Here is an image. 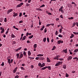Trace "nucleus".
I'll return each mask as SVG.
<instances>
[{
  "label": "nucleus",
  "mask_w": 78,
  "mask_h": 78,
  "mask_svg": "<svg viewBox=\"0 0 78 78\" xmlns=\"http://www.w3.org/2000/svg\"><path fill=\"white\" fill-rule=\"evenodd\" d=\"M10 58V57L9 56L7 58V60H8V62L9 64H11V59H9Z\"/></svg>",
  "instance_id": "nucleus-1"
},
{
  "label": "nucleus",
  "mask_w": 78,
  "mask_h": 78,
  "mask_svg": "<svg viewBox=\"0 0 78 78\" xmlns=\"http://www.w3.org/2000/svg\"><path fill=\"white\" fill-rule=\"evenodd\" d=\"M63 42H64V41H63L59 40L58 41L57 44H60L61 43V44H62V43H63Z\"/></svg>",
  "instance_id": "nucleus-2"
},
{
  "label": "nucleus",
  "mask_w": 78,
  "mask_h": 78,
  "mask_svg": "<svg viewBox=\"0 0 78 78\" xmlns=\"http://www.w3.org/2000/svg\"><path fill=\"white\" fill-rule=\"evenodd\" d=\"M72 56H69L67 58L68 61H70V60H72Z\"/></svg>",
  "instance_id": "nucleus-3"
},
{
  "label": "nucleus",
  "mask_w": 78,
  "mask_h": 78,
  "mask_svg": "<svg viewBox=\"0 0 78 78\" xmlns=\"http://www.w3.org/2000/svg\"><path fill=\"white\" fill-rule=\"evenodd\" d=\"M13 10L12 9H9V10L7 12V14H9L10 12H12V11Z\"/></svg>",
  "instance_id": "nucleus-4"
},
{
  "label": "nucleus",
  "mask_w": 78,
  "mask_h": 78,
  "mask_svg": "<svg viewBox=\"0 0 78 78\" xmlns=\"http://www.w3.org/2000/svg\"><path fill=\"white\" fill-rule=\"evenodd\" d=\"M17 69H18V68H17V67H16V68H15L13 70V73H16V71H17Z\"/></svg>",
  "instance_id": "nucleus-5"
},
{
  "label": "nucleus",
  "mask_w": 78,
  "mask_h": 78,
  "mask_svg": "<svg viewBox=\"0 0 78 78\" xmlns=\"http://www.w3.org/2000/svg\"><path fill=\"white\" fill-rule=\"evenodd\" d=\"M23 54H20V55L19 58L20 59L21 58H23Z\"/></svg>",
  "instance_id": "nucleus-6"
},
{
  "label": "nucleus",
  "mask_w": 78,
  "mask_h": 78,
  "mask_svg": "<svg viewBox=\"0 0 78 78\" xmlns=\"http://www.w3.org/2000/svg\"><path fill=\"white\" fill-rule=\"evenodd\" d=\"M63 6H62L60 8V9H59V11L60 12H61V11H62V10H63Z\"/></svg>",
  "instance_id": "nucleus-7"
},
{
  "label": "nucleus",
  "mask_w": 78,
  "mask_h": 78,
  "mask_svg": "<svg viewBox=\"0 0 78 78\" xmlns=\"http://www.w3.org/2000/svg\"><path fill=\"white\" fill-rule=\"evenodd\" d=\"M13 17H16V16H17L18 14H17V13H16L15 12H13Z\"/></svg>",
  "instance_id": "nucleus-8"
},
{
  "label": "nucleus",
  "mask_w": 78,
  "mask_h": 78,
  "mask_svg": "<svg viewBox=\"0 0 78 78\" xmlns=\"http://www.w3.org/2000/svg\"><path fill=\"white\" fill-rule=\"evenodd\" d=\"M63 52H64L65 53H67V49H66V50L63 49L62 51Z\"/></svg>",
  "instance_id": "nucleus-9"
},
{
  "label": "nucleus",
  "mask_w": 78,
  "mask_h": 78,
  "mask_svg": "<svg viewBox=\"0 0 78 78\" xmlns=\"http://www.w3.org/2000/svg\"><path fill=\"white\" fill-rule=\"evenodd\" d=\"M45 66V63H43L42 64L41 66L40 67V68H41V67H44V66Z\"/></svg>",
  "instance_id": "nucleus-10"
},
{
  "label": "nucleus",
  "mask_w": 78,
  "mask_h": 78,
  "mask_svg": "<svg viewBox=\"0 0 78 78\" xmlns=\"http://www.w3.org/2000/svg\"><path fill=\"white\" fill-rule=\"evenodd\" d=\"M16 56L17 59H19V56H20V55H19V54L17 53L16 54Z\"/></svg>",
  "instance_id": "nucleus-11"
},
{
  "label": "nucleus",
  "mask_w": 78,
  "mask_h": 78,
  "mask_svg": "<svg viewBox=\"0 0 78 78\" xmlns=\"http://www.w3.org/2000/svg\"><path fill=\"white\" fill-rule=\"evenodd\" d=\"M47 61L48 62H51V60L49 58H48V57H47Z\"/></svg>",
  "instance_id": "nucleus-12"
},
{
  "label": "nucleus",
  "mask_w": 78,
  "mask_h": 78,
  "mask_svg": "<svg viewBox=\"0 0 78 78\" xmlns=\"http://www.w3.org/2000/svg\"><path fill=\"white\" fill-rule=\"evenodd\" d=\"M27 37V36H24L23 37V39L22 40V41H24V40H25L26 38Z\"/></svg>",
  "instance_id": "nucleus-13"
},
{
  "label": "nucleus",
  "mask_w": 78,
  "mask_h": 78,
  "mask_svg": "<svg viewBox=\"0 0 78 78\" xmlns=\"http://www.w3.org/2000/svg\"><path fill=\"white\" fill-rule=\"evenodd\" d=\"M11 35L12 37L13 38H14V37H16V36L12 34Z\"/></svg>",
  "instance_id": "nucleus-14"
},
{
  "label": "nucleus",
  "mask_w": 78,
  "mask_h": 78,
  "mask_svg": "<svg viewBox=\"0 0 78 78\" xmlns=\"http://www.w3.org/2000/svg\"><path fill=\"white\" fill-rule=\"evenodd\" d=\"M71 36L70 37V39H72V38H73V37L75 36V35H74L73 34H71Z\"/></svg>",
  "instance_id": "nucleus-15"
},
{
  "label": "nucleus",
  "mask_w": 78,
  "mask_h": 78,
  "mask_svg": "<svg viewBox=\"0 0 78 78\" xmlns=\"http://www.w3.org/2000/svg\"><path fill=\"white\" fill-rule=\"evenodd\" d=\"M44 28H45V27H44V26L43 25L42 27L40 29V31H43Z\"/></svg>",
  "instance_id": "nucleus-16"
},
{
  "label": "nucleus",
  "mask_w": 78,
  "mask_h": 78,
  "mask_svg": "<svg viewBox=\"0 0 78 78\" xmlns=\"http://www.w3.org/2000/svg\"><path fill=\"white\" fill-rule=\"evenodd\" d=\"M76 25V23L74 22L73 23V26L72 27H73H73H75V26Z\"/></svg>",
  "instance_id": "nucleus-17"
},
{
  "label": "nucleus",
  "mask_w": 78,
  "mask_h": 78,
  "mask_svg": "<svg viewBox=\"0 0 78 78\" xmlns=\"http://www.w3.org/2000/svg\"><path fill=\"white\" fill-rule=\"evenodd\" d=\"M54 59H55V60H58L59 58H58V57L57 56H56L54 58Z\"/></svg>",
  "instance_id": "nucleus-18"
},
{
  "label": "nucleus",
  "mask_w": 78,
  "mask_h": 78,
  "mask_svg": "<svg viewBox=\"0 0 78 78\" xmlns=\"http://www.w3.org/2000/svg\"><path fill=\"white\" fill-rule=\"evenodd\" d=\"M29 59H30V60H31V59H34V57H29Z\"/></svg>",
  "instance_id": "nucleus-19"
},
{
  "label": "nucleus",
  "mask_w": 78,
  "mask_h": 78,
  "mask_svg": "<svg viewBox=\"0 0 78 78\" xmlns=\"http://www.w3.org/2000/svg\"><path fill=\"white\" fill-rule=\"evenodd\" d=\"M9 29L8 28L7 30V31L5 33V34H7L8 33V32H9Z\"/></svg>",
  "instance_id": "nucleus-20"
},
{
  "label": "nucleus",
  "mask_w": 78,
  "mask_h": 78,
  "mask_svg": "<svg viewBox=\"0 0 78 78\" xmlns=\"http://www.w3.org/2000/svg\"><path fill=\"white\" fill-rule=\"evenodd\" d=\"M46 40H47V38L46 37H45L43 40V41L44 42H46Z\"/></svg>",
  "instance_id": "nucleus-21"
},
{
  "label": "nucleus",
  "mask_w": 78,
  "mask_h": 78,
  "mask_svg": "<svg viewBox=\"0 0 78 78\" xmlns=\"http://www.w3.org/2000/svg\"><path fill=\"white\" fill-rule=\"evenodd\" d=\"M5 32V29L4 28H3L2 30L1 31V33H3V32Z\"/></svg>",
  "instance_id": "nucleus-22"
},
{
  "label": "nucleus",
  "mask_w": 78,
  "mask_h": 78,
  "mask_svg": "<svg viewBox=\"0 0 78 78\" xmlns=\"http://www.w3.org/2000/svg\"><path fill=\"white\" fill-rule=\"evenodd\" d=\"M46 69H47L46 66L42 68H41V70H45Z\"/></svg>",
  "instance_id": "nucleus-23"
},
{
  "label": "nucleus",
  "mask_w": 78,
  "mask_h": 78,
  "mask_svg": "<svg viewBox=\"0 0 78 78\" xmlns=\"http://www.w3.org/2000/svg\"><path fill=\"white\" fill-rule=\"evenodd\" d=\"M31 54V53L30 51H28V56H30Z\"/></svg>",
  "instance_id": "nucleus-24"
},
{
  "label": "nucleus",
  "mask_w": 78,
  "mask_h": 78,
  "mask_svg": "<svg viewBox=\"0 0 78 78\" xmlns=\"http://www.w3.org/2000/svg\"><path fill=\"white\" fill-rule=\"evenodd\" d=\"M46 69L47 68H48V69H49V70H51V67L50 66H46Z\"/></svg>",
  "instance_id": "nucleus-25"
},
{
  "label": "nucleus",
  "mask_w": 78,
  "mask_h": 78,
  "mask_svg": "<svg viewBox=\"0 0 78 78\" xmlns=\"http://www.w3.org/2000/svg\"><path fill=\"white\" fill-rule=\"evenodd\" d=\"M33 35H32L31 36H30L28 37L29 39H32V38H33Z\"/></svg>",
  "instance_id": "nucleus-26"
},
{
  "label": "nucleus",
  "mask_w": 78,
  "mask_h": 78,
  "mask_svg": "<svg viewBox=\"0 0 78 78\" xmlns=\"http://www.w3.org/2000/svg\"><path fill=\"white\" fill-rule=\"evenodd\" d=\"M45 5L44 4H43L41 6H40V7L39 8H42L43 7H45Z\"/></svg>",
  "instance_id": "nucleus-27"
},
{
  "label": "nucleus",
  "mask_w": 78,
  "mask_h": 78,
  "mask_svg": "<svg viewBox=\"0 0 78 78\" xmlns=\"http://www.w3.org/2000/svg\"><path fill=\"white\" fill-rule=\"evenodd\" d=\"M44 55L43 54H38L37 55V56H43Z\"/></svg>",
  "instance_id": "nucleus-28"
},
{
  "label": "nucleus",
  "mask_w": 78,
  "mask_h": 78,
  "mask_svg": "<svg viewBox=\"0 0 78 78\" xmlns=\"http://www.w3.org/2000/svg\"><path fill=\"white\" fill-rule=\"evenodd\" d=\"M63 68L64 69H66V65H64L63 66Z\"/></svg>",
  "instance_id": "nucleus-29"
},
{
  "label": "nucleus",
  "mask_w": 78,
  "mask_h": 78,
  "mask_svg": "<svg viewBox=\"0 0 78 78\" xmlns=\"http://www.w3.org/2000/svg\"><path fill=\"white\" fill-rule=\"evenodd\" d=\"M56 48V46H54L53 47V48L52 49V50H55V48Z\"/></svg>",
  "instance_id": "nucleus-30"
},
{
  "label": "nucleus",
  "mask_w": 78,
  "mask_h": 78,
  "mask_svg": "<svg viewBox=\"0 0 78 78\" xmlns=\"http://www.w3.org/2000/svg\"><path fill=\"white\" fill-rule=\"evenodd\" d=\"M34 48H36V47H37V44H35L34 45Z\"/></svg>",
  "instance_id": "nucleus-31"
},
{
  "label": "nucleus",
  "mask_w": 78,
  "mask_h": 78,
  "mask_svg": "<svg viewBox=\"0 0 78 78\" xmlns=\"http://www.w3.org/2000/svg\"><path fill=\"white\" fill-rule=\"evenodd\" d=\"M73 19H74V18H73V17H71L70 18H68V19L69 20H73Z\"/></svg>",
  "instance_id": "nucleus-32"
},
{
  "label": "nucleus",
  "mask_w": 78,
  "mask_h": 78,
  "mask_svg": "<svg viewBox=\"0 0 78 78\" xmlns=\"http://www.w3.org/2000/svg\"><path fill=\"white\" fill-rule=\"evenodd\" d=\"M23 55H24V56H26V52H25V51H24L23 53Z\"/></svg>",
  "instance_id": "nucleus-33"
},
{
  "label": "nucleus",
  "mask_w": 78,
  "mask_h": 78,
  "mask_svg": "<svg viewBox=\"0 0 78 78\" xmlns=\"http://www.w3.org/2000/svg\"><path fill=\"white\" fill-rule=\"evenodd\" d=\"M59 66V63H57L55 65V67H57V66Z\"/></svg>",
  "instance_id": "nucleus-34"
},
{
  "label": "nucleus",
  "mask_w": 78,
  "mask_h": 78,
  "mask_svg": "<svg viewBox=\"0 0 78 78\" xmlns=\"http://www.w3.org/2000/svg\"><path fill=\"white\" fill-rule=\"evenodd\" d=\"M47 41L48 42V43H49V42H50V39H49V37H48L47 38Z\"/></svg>",
  "instance_id": "nucleus-35"
},
{
  "label": "nucleus",
  "mask_w": 78,
  "mask_h": 78,
  "mask_svg": "<svg viewBox=\"0 0 78 78\" xmlns=\"http://www.w3.org/2000/svg\"><path fill=\"white\" fill-rule=\"evenodd\" d=\"M78 49H75L74 51V52L75 53H76L77 52H78Z\"/></svg>",
  "instance_id": "nucleus-36"
},
{
  "label": "nucleus",
  "mask_w": 78,
  "mask_h": 78,
  "mask_svg": "<svg viewBox=\"0 0 78 78\" xmlns=\"http://www.w3.org/2000/svg\"><path fill=\"white\" fill-rule=\"evenodd\" d=\"M58 63L59 64V65H61L62 64V62H58Z\"/></svg>",
  "instance_id": "nucleus-37"
},
{
  "label": "nucleus",
  "mask_w": 78,
  "mask_h": 78,
  "mask_svg": "<svg viewBox=\"0 0 78 78\" xmlns=\"http://www.w3.org/2000/svg\"><path fill=\"white\" fill-rule=\"evenodd\" d=\"M45 59V58H44L43 57H41V61H43Z\"/></svg>",
  "instance_id": "nucleus-38"
},
{
  "label": "nucleus",
  "mask_w": 78,
  "mask_h": 78,
  "mask_svg": "<svg viewBox=\"0 0 78 78\" xmlns=\"http://www.w3.org/2000/svg\"><path fill=\"white\" fill-rule=\"evenodd\" d=\"M58 59L60 61H63V60H64V58H58Z\"/></svg>",
  "instance_id": "nucleus-39"
},
{
  "label": "nucleus",
  "mask_w": 78,
  "mask_h": 78,
  "mask_svg": "<svg viewBox=\"0 0 78 78\" xmlns=\"http://www.w3.org/2000/svg\"><path fill=\"white\" fill-rule=\"evenodd\" d=\"M58 37H62V35H61V34H60L59 35H58Z\"/></svg>",
  "instance_id": "nucleus-40"
},
{
  "label": "nucleus",
  "mask_w": 78,
  "mask_h": 78,
  "mask_svg": "<svg viewBox=\"0 0 78 78\" xmlns=\"http://www.w3.org/2000/svg\"><path fill=\"white\" fill-rule=\"evenodd\" d=\"M58 31L56 30L55 33V35H58Z\"/></svg>",
  "instance_id": "nucleus-41"
},
{
  "label": "nucleus",
  "mask_w": 78,
  "mask_h": 78,
  "mask_svg": "<svg viewBox=\"0 0 78 78\" xmlns=\"http://www.w3.org/2000/svg\"><path fill=\"white\" fill-rule=\"evenodd\" d=\"M22 12H20L19 14V17H21L22 16Z\"/></svg>",
  "instance_id": "nucleus-42"
},
{
  "label": "nucleus",
  "mask_w": 78,
  "mask_h": 78,
  "mask_svg": "<svg viewBox=\"0 0 78 78\" xmlns=\"http://www.w3.org/2000/svg\"><path fill=\"white\" fill-rule=\"evenodd\" d=\"M41 66H42V64H41V63H38V66L41 67Z\"/></svg>",
  "instance_id": "nucleus-43"
},
{
  "label": "nucleus",
  "mask_w": 78,
  "mask_h": 78,
  "mask_svg": "<svg viewBox=\"0 0 78 78\" xmlns=\"http://www.w3.org/2000/svg\"><path fill=\"white\" fill-rule=\"evenodd\" d=\"M21 7V6H20V4L16 6V7H17V8H20V7Z\"/></svg>",
  "instance_id": "nucleus-44"
},
{
  "label": "nucleus",
  "mask_w": 78,
  "mask_h": 78,
  "mask_svg": "<svg viewBox=\"0 0 78 78\" xmlns=\"http://www.w3.org/2000/svg\"><path fill=\"white\" fill-rule=\"evenodd\" d=\"M7 21V19L6 18H5L4 19V22H6Z\"/></svg>",
  "instance_id": "nucleus-45"
},
{
  "label": "nucleus",
  "mask_w": 78,
  "mask_h": 78,
  "mask_svg": "<svg viewBox=\"0 0 78 78\" xmlns=\"http://www.w3.org/2000/svg\"><path fill=\"white\" fill-rule=\"evenodd\" d=\"M23 5V2H22V3H20V6H22V5Z\"/></svg>",
  "instance_id": "nucleus-46"
},
{
  "label": "nucleus",
  "mask_w": 78,
  "mask_h": 78,
  "mask_svg": "<svg viewBox=\"0 0 78 78\" xmlns=\"http://www.w3.org/2000/svg\"><path fill=\"white\" fill-rule=\"evenodd\" d=\"M73 59H76L77 60H78V58L76 57H75L74 58H73Z\"/></svg>",
  "instance_id": "nucleus-47"
},
{
  "label": "nucleus",
  "mask_w": 78,
  "mask_h": 78,
  "mask_svg": "<svg viewBox=\"0 0 78 78\" xmlns=\"http://www.w3.org/2000/svg\"><path fill=\"white\" fill-rule=\"evenodd\" d=\"M37 10H38V11H42V9H40V8H38L37 9Z\"/></svg>",
  "instance_id": "nucleus-48"
},
{
  "label": "nucleus",
  "mask_w": 78,
  "mask_h": 78,
  "mask_svg": "<svg viewBox=\"0 0 78 78\" xmlns=\"http://www.w3.org/2000/svg\"><path fill=\"white\" fill-rule=\"evenodd\" d=\"M20 69L21 70H25V69H24V68H23V67H21L20 68Z\"/></svg>",
  "instance_id": "nucleus-49"
},
{
  "label": "nucleus",
  "mask_w": 78,
  "mask_h": 78,
  "mask_svg": "<svg viewBox=\"0 0 78 78\" xmlns=\"http://www.w3.org/2000/svg\"><path fill=\"white\" fill-rule=\"evenodd\" d=\"M26 5L27 7L29 6H30V4L28 3H27L26 4Z\"/></svg>",
  "instance_id": "nucleus-50"
},
{
  "label": "nucleus",
  "mask_w": 78,
  "mask_h": 78,
  "mask_svg": "<svg viewBox=\"0 0 78 78\" xmlns=\"http://www.w3.org/2000/svg\"><path fill=\"white\" fill-rule=\"evenodd\" d=\"M19 76L18 75H17L15 76V78H19Z\"/></svg>",
  "instance_id": "nucleus-51"
},
{
  "label": "nucleus",
  "mask_w": 78,
  "mask_h": 78,
  "mask_svg": "<svg viewBox=\"0 0 78 78\" xmlns=\"http://www.w3.org/2000/svg\"><path fill=\"white\" fill-rule=\"evenodd\" d=\"M62 30L61 29H59V32H60V33H62Z\"/></svg>",
  "instance_id": "nucleus-52"
},
{
  "label": "nucleus",
  "mask_w": 78,
  "mask_h": 78,
  "mask_svg": "<svg viewBox=\"0 0 78 78\" xmlns=\"http://www.w3.org/2000/svg\"><path fill=\"white\" fill-rule=\"evenodd\" d=\"M1 65L2 66H4V65H5V64H4V62H2V63L1 64Z\"/></svg>",
  "instance_id": "nucleus-53"
},
{
  "label": "nucleus",
  "mask_w": 78,
  "mask_h": 78,
  "mask_svg": "<svg viewBox=\"0 0 78 78\" xmlns=\"http://www.w3.org/2000/svg\"><path fill=\"white\" fill-rule=\"evenodd\" d=\"M30 68H31V69H33V68H34V66L31 65L30 66Z\"/></svg>",
  "instance_id": "nucleus-54"
},
{
  "label": "nucleus",
  "mask_w": 78,
  "mask_h": 78,
  "mask_svg": "<svg viewBox=\"0 0 78 78\" xmlns=\"http://www.w3.org/2000/svg\"><path fill=\"white\" fill-rule=\"evenodd\" d=\"M50 24H48L46 25V27H50Z\"/></svg>",
  "instance_id": "nucleus-55"
},
{
  "label": "nucleus",
  "mask_w": 78,
  "mask_h": 78,
  "mask_svg": "<svg viewBox=\"0 0 78 78\" xmlns=\"http://www.w3.org/2000/svg\"><path fill=\"white\" fill-rule=\"evenodd\" d=\"M39 59V57H37L35 58V59H36V60H38Z\"/></svg>",
  "instance_id": "nucleus-56"
},
{
  "label": "nucleus",
  "mask_w": 78,
  "mask_h": 78,
  "mask_svg": "<svg viewBox=\"0 0 78 78\" xmlns=\"http://www.w3.org/2000/svg\"><path fill=\"white\" fill-rule=\"evenodd\" d=\"M60 17L61 18H62V19H63V16L62 15H61L60 16Z\"/></svg>",
  "instance_id": "nucleus-57"
},
{
  "label": "nucleus",
  "mask_w": 78,
  "mask_h": 78,
  "mask_svg": "<svg viewBox=\"0 0 78 78\" xmlns=\"http://www.w3.org/2000/svg\"><path fill=\"white\" fill-rule=\"evenodd\" d=\"M29 35V33H28V32H27L26 34V36H28Z\"/></svg>",
  "instance_id": "nucleus-58"
},
{
  "label": "nucleus",
  "mask_w": 78,
  "mask_h": 78,
  "mask_svg": "<svg viewBox=\"0 0 78 78\" xmlns=\"http://www.w3.org/2000/svg\"><path fill=\"white\" fill-rule=\"evenodd\" d=\"M47 32V29H45L44 30V33H45Z\"/></svg>",
  "instance_id": "nucleus-59"
},
{
  "label": "nucleus",
  "mask_w": 78,
  "mask_h": 78,
  "mask_svg": "<svg viewBox=\"0 0 78 78\" xmlns=\"http://www.w3.org/2000/svg\"><path fill=\"white\" fill-rule=\"evenodd\" d=\"M60 12H61L62 13H64V11L63 10H62Z\"/></svg>",
  "instance_id": "nucleus-60"
},
{
  "label": "nucleus",
  "mask_w": 78,
  "mask_h": 78,
  "mask_svg": "<svg viewBox=\"0 0 78 78\" xmlns=\"http://www.w3.org/2000/svg\"><path fill=\"white\" fill-rule=\"evenodd\" d=\"M22 22H23V21L21 20V21H20L19 22V23H22Z\"/></svg>",
  "instance_id": "nucleus-61"
},
{
  "label": "nucleus",
  "mask_w": 78,
  "mask_h": 78,
  "mask_svg": "<svg viewBox=\"0 0 78 78\" xmlns=\"http://www.w3.org/2000/svg\"><path fill=\"white\" fill-rule=\"evenodd\" d=\"M69 74H66V77H68L69 76Z\"/></svg>",
  "instance_id": "nucleus-62"
},
{
  "label": "nucleus",
  "mask_w": 78,
  "mask_h": 78,
  "mask_svg": "<svg viewBox=\"0 0 78 78\" xmlns=\"http://www.w3.org/2000/svg\"><path fill=\"white\" fill-rule=\"evenodd\" d=\"M27 43H31V42H30V41L28 40L27 41Z\"/></svg>",
  "instance_id": "nucleus-63"
},
{
  "label": "nucleus",
  "mask_w": 78,
  "mask_h": 78,
  "mask_svg": "<svg viewBox=\"0 0 78 78\" xmlns=\"http://www.w3.org/2000/svg\"><path fill=\"white\" fill-rule=\"evenodd\" d=\"M76 24L77 27H78V22H76Z\"/></svg>",
  "instance_id": "nucleus-64"
}]
</instances>
